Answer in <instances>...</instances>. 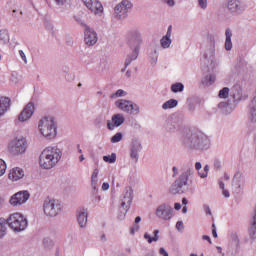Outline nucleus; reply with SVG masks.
Returning a JSON list of instances; mask_svg holds the SVG:
<instances>
[{
	"mask_svg": "<svg viewBox=\"0 0 256 256\" xmlns=\"http://www.w3.org/2000/svg\"><path fill=\"white\" fill-rule=\"evenodd\" d=\"M222 195H223L224 197H226V199L229 198V197H231V194H230V193L228 192V190H226V189L222 190Z\"/></svg>",
	"mask_w": 256,
	"mask_h": 256,
	"instance_id": "obj_60",
	"label": "nucleus"
},
{
	"mask_svg": "<svg viewBox=\"0 0 256 256\" xmlns=\"http://www.w3.org/2000/svg\"><path fill=\"white\" fill-rule=\"evenodd\" d=\"M153 234L154 237H151L147 232L144 234V239H146L149 244L153 242L157 243V241H159V230H154Z\"/></svg>",
	"mask_w": 256,
	"mask_h": 256,
	"instance_id": "obj_33",
	"label": "nucleus"
},
{
	"mask_svg": "<svg viewBox=\"0 0 256 256\" xmlns=\"http://www.w3.org/2000/svg\"><path fill=\"white\" fill-rule=\"evenodd\" d=\"M184 89H185V85H183V83H181V82H176L171 85L172 93H182V91H184Z\"/></svg>",
	"mask_w": 256,
	"mask_h": 256,
	"instance_id": "obj_34",
	"label": "nucleus"
},
{
	"mask_svg": "<svg viewBox=\"0 0 256 256\" xmlns=\"http://www.w3.org/2000/svg\"><path fill=\"white\" fill-rule=\"evenodd\" d=\"M172 177L175 178L177 177V175H179V168H177V166H173L172 167Z\"/></svg>",
	"mask_w": 256,
	"mask_h": 256,
	"instance_id": "obj_51",
	"label": "nucleus"
},
{
	"mask_svg": "<svg viewBox=\"0 0 256 256\" xmlns=\"http://www.w3.org/2000/svg\"><path fill=\"white\" fill-rule=\"evenodd\" d=\"M181 127H183V120L179 114H171L165 124V130L167 133H177V131H181Z\"/></svg>",
	"mask_w": 256,
	"mask_h": 256,
	"instance_id": "obj_13",
	"label": "nucleus"
},
{
	"mask_svg": "<svg viewBox=\"0 0 256 256\" xmlns=\"http://www.w3.org/2000/svg\"><path fill=\"white\" fill-rule=\"evenodd\" d=\"M99 177V169H94L92 176H91V183H98L99 179L97 178Z\"/></svg>",
	"mask_w": 256,
	"mask_h": 256,
	"instance_id": "obj_44",
	"label": "nucleus"
},
{
	"mask_svg": "<svg viewBox=\"0 0 256 256\" xmlns=\"http://www.w3.org/2000/svg\"><path fill=\"white\" fill-rule=\"evenodd\" d=\"M29 197H31L29 191H20L10 198L9 203L13 207H17L19 205H23V203H27V201H29Z\"/></svg>",
	"mask_w": 256,
	"mask_h": 256,
	"instance_id": "obj_17",
	"label": "nucleus"
},
{
	"mask_svg": "<svg viewBox=\"0 0 256 256\" xmlns=\"http://www.w3.org/2000/svg\"><path fill=\"white\" fill-rule=\"evenodd\" d=\"M198 5L201 9H207V0H198Z\"/></svg>",
	"mask_w": 256,
	"mask_h": 256,
	"instance_id": "obj_47",
	"label": "nucleus"
},
{
	"mask_svg": "<svg viewBox=\"0 0 256 256\" xmlns=\"http://www.w3.org/2000/svg\"><path fill=\"white\" fill-rule=\"evenodd\" d=\"M19 55L24 63L27 64V56L25 55V52H23V50H19Z\"/></svg>",
	"mask_w": 256,
	"mask_h": 256,
	"instance_id": "obj_52",
	"label": "nucleus"
},
{
	"mask_svg": "<svg viewBox=\"0 0 256 256\" xmlns=\"http://www.w3.org/2000/svg\"><path fill=\"white\" fill-rule=\"evenodd\" d=\"M195 169H193L192 163H186L180 169V175L172 183L169 188L171 195H183L185 193V187L189 185V177H193Z\"/></svg>",
	"mask_w": 256,
	"mask_h": 256,
	"instance_id": "obj_3",
	"label": "nucleus"
},
{
	"mask_svg": "<svg viewBox=\"0 0 256 256\" xmlns=\"http://www.w3.org/2000/svg\"><path fill=\"white\" fill-rule=\"evenodd\" d=\"M63 205L59 200L46 198L43 203V210L47 217H57L61 213Z\"/></svg>",
	"mask_w": 256,
	"mask_h": 256,
	"instance_id": "obj_9",
	"label": "nucleus"
},
{
	"mask_svg": "<svg viewBox=\"0 0 256 256\" xmlns=\"http://www.w3.org/2000/svg\"><path fill=\"white\" fill-rule=\"evenodd\" d=\"M133 127L134 129H141V124H139L138 122H135Z\"/></svg>",
	"mask_w": 256,
	"mask_h": 256,
	"instance_id": "obj_63",
	"label": "nucleus"
},
{
	"mask_svg": "<svg viewBox=\"0 0 256 256\" xmlns=\"http://www.w3.org/2000/svg\"><path fill=\"white\" fill-rule=\"evenodd\" d=\"M231 89H229V87H224L222 88L219 93H218V97L220 99H227L229 97V93H230Z\"/></svg>",
	"mask_w": 256,
	"mask_h": 256,
	"instance_id": "obj_36",
	"label": "nucleus"
},
{
	"mask_svg": "<svg viewBox=\"0 0 256 256\" xmlns=\"http://www.w3.org/2000/svg\"><path fill=\"white\" fill-rule=\"evenodd\" d=\"M150 63L151 65H157V60L159 59V54L157 53V50H154L151 54H150Z\"/></svg>",
	"mask_w": 256,
	"mask_h": 256,
	"instance_id": "obj_39",
	"label": "nucleus"
},
{
	"mask_svg": "<svg viewBox=\"0 0 256 256\" xmlns=\"http://www.w3.org/2000/svg\"><path fill=\"white\" fill-rule=\"evenodd\" d=\"M159 253L160 255H163V256H169V252H167V250H165V248L163 247L159 249Z\"/></svg>",
	"mask_w": 256,
	"mask_h": 256,
	"instance_id": "obj_56",
	"label": "nucleus"
},
{
	"mask_svg": "<svg viewBox=\"0 0 256 256\" xmlns=\"http://www.w3.org/2000/svg\"><path fill=\"white\" fill-rule=\"evenodd\" d=\"M8 151L12 155H23L27 151V139L15 138L8 145Z\"/></svg>",
	"mask_w": 256,
	"mask_h": 256,
	"instance_id": "obj_11",
	"label": "nucleus"
},
{
	"mask_svg": "<svg viewBox=\"0 0 256 256\" xmlns=\"http://www.w3.org/2000/svg\"><path fill=\"white\" fill-rule=\"evenodd\" d=\"M172 33H173V26L170 25L167 29L166 35L163 36L160 40V45L162 49H169L171 47V43L173 42L171 40Z\"/></svg>",
	"mask_w": 256,
	"mask_h": 256,
	"instance_id": "obj_24",
	"label": "nucleus"
},
{
	"mask_svg": "<svg viewBox=\"0 0 256 256\" xmlns=\"http://www.w3.org/2000/svg\"><path fill=\"white\" fill-rule=\"evenodd\" d=\"M0 41L2 45H7V43H9V32L7 30H0Z\"/></svg>",
	"mask_w": 256,
	"mask_h": 256,
	"instance_id": "obj_35",
	"label": "nucleus"
},
{
	"mask_svg": "<svg viewBox=\"0 0 256 256\" xmlns=\"http://www.w3.org/2000/svg\"><path fill=\"white\" fill-rule=\"evenodd\" d=\"M127 95V92L123 89H118L116 93L112 94L110 97L111 99H117V97H125Z\"/></svg>",
	"mask_w": 256,
	"mask_h": 256,
	"instance_id": "obj_42",
	"label": "nucleus"
},
{
	"mask_svg": "<svg viewBox=\"0 0 256 256\" xmlns=\"http://www.w3.org/2000/svg\"><path fill=\"white\" fill-rule=\"evenodd\" d=\"M63 157V151L57 146H49L45 148L39 156V165L42 169H53L57 166V163L61 161Z\"/></svg>",
	"mask_w": 256,
	"mask_h": 256,
	"instance_id": "obj_4",
	"label": "nucleus"
},
{
	"mask_svg": "<svg viewBox=\"0 0 256 256\" xmlns=\"http://www.w3.org/2000/svg\"><path fill=\"white\" fill-rule=\"evenodd\" d=\"M208 45L202 60V70L204 77L202 78V85L204 87H211L215 83L217 76L215 75V67H217V60L215 59V35L208 34Z\"/></svg>",
	"mask_w": 256,
	"mask_h": 256,
	"instance_id": "obj_1",
	"label": "nucleus"
},
{
	"mask_svg": "<svg viewBox=\"0 0 256 256\" xmlns=\"http://www.w3.org/2000/svg\"><path fill=\"white\" fill-rule=\"evenodd\" d=\"M109 65V62L107 61V57H103L101 60H100V63L98 65V71H105L107 69Z\"/></svg>",
	"mask_w": 256,
	"mask_h": 256,
	"instance_id": "obj_37",
	"label": "nucleus"
},
{
	"mask_svg": "<svg viewBox=\"0 0 256 256\" xmlns=\"http://www.w3.org/2000/svg\"><path fill=\"white\" fill-rule=\"evenodd\" d=\"M140 226L139 224H136L135 222L133 223V226L130 228V234L131 235H135V233H137V231H139Z\"/></svg>",
	"mask_w": 256,
	"mask_h": 256,
	"instance_id": "obj_46",
	"label": "nucleus"
},
{
	"mask_svg": "<svg viewBox=\"0 0 256 256\" xmlns=\"http://www.w3.org/2000/svg\"><path fill=\"white\" fill-rule=\"evenodd\" d=\"M134 223H136V224L139 225V223H141V216H137V217L135 218Z\"/></svg>",
	"mask_w": 256,
	"mask_h": 256,
	"instance_id": "obj_64",
	"label": "nucleus"
},
{
	"mask_svg": "<svg viewBox=\"0 0 256 256\" xmlns=\"http://www.w3.org/2000/svg\"><path fill=\"white\" fill-rule=\"evenodd\" d=\"M230 245L231 247H236V249H239V245H241V241L239 240V235L237 232L233 231L230 234Z\"/></svg>",
	"mask_w": 256,
	"mask_h": 256,
	"instance_id": "obj_30",
	"label": "nucleus"
},
{
	"mask_svg": "<svg viewBox=\"0 0 256 256\" xmlns=\"http://www.w3.org/2000/svg\"><path fill=\"white\" fill-rule=\"evenodd\" d=\"M56 5H58V7H63V5H65V3H67V0H54Z\"/></svg>",
	"mask_w": 256,
	"mask_h": 256,
	"instance_id": "obj_55",
	"label": "nucleus"
},
{
	"mask_svg": "<svg viewBox=\"0 0 256 256\" xmlns=\"http://www.w3.org/2000/svg\"><path fill=\"white\" fill-rule=\"evenodd\" d=\"M123 139V133L118 132L114 136L111 137V143H119Z\"/></svg>",
	"mask_w": 256,
	"mask_h": 256,
	"instance_id": "obj_41",
	"label": "nucleus"
},
{
	"mask_svg": "<svg viewBox=\"0 0 256 256\" xmlns=\"http://www.w3.org/2000/svg\"><path fill=\"white\" fill-rule=\"evenodd\" d=\"M176 229H177L178 231H183V229H185V226L183 225V221H178V222L176 223Z\"/></svg>",
	"mask_w": 256,
	"mask_h": 256,
	"instance_id": "obj_49",
	"label": "nucleus"
},
{
	"mask_svg": "<svg viewBox=\"0 0 256 256\" xmlns=\"http://www.w3.org/2000/svg\"><path fill=\"white\" fill-rule=\"evenodd\" d=\"M102 191H109V183L104 182L102 184Z\"/></svg>",
	"mask_w": 256,
	"mask_h": 256,
	"instance_id": "obj_57",
	"label": "nucleus"
},
{
	"mask_svg": "<svg viewBox=\"0 0 256 256\" xmlns=\"http://www.w3.org/2000/svg\"><path fill=\"white\" fill-rule=\"evenodd\" d=\"M103 161H105V163H115V161H117V154L112 153L111 155L103 156Z\"/></svg>",
	"mask_w": 256,
	"mask_h": 256,
	"instance_id": "obj_38",
	"label": "nucleus"
},
{
	"mask_svg": "<svg viewBox=\"0 0 256 256\" xmlns=\"http://www.w3.org/2000/svg\"><path fill=\"white\" fill-rule=\"evenodd\" d=\"M76 215H77V221H78L79 227H81V229H85L87 227V219L89 217V213L87 212V209L82 208L78 210Z\"/></svg>",
	"mask_w": 256,
	"mask_h": 256,
	"instance_id": "obj_23",
	"label": "nucleus"
},
{
	"mask_svg": "<svg viewBox=\"0 0 256 256\" xmlns=\"http://www.w3.org/2000/svg\"><path fill=\"white\" fill-rule=\"evenodd\" d=\"M230 97H232L234 103H237V101H241L243 97V89L241 88V85L236 84L231 88Z\"/></svg>",
	"mask_w": 256,
	"mask_h": 256,
	"instance_id": "obj_26",
	"label": "nucleus"
},
{
	"mask_svg": "<svg viewBox=\"0 0 256 256\" xmlns=\"http://www.w3.org/2000/svg\"><path fill=\"white\" fill-rule=\"evenodd\" d=\"M143 150L141 141L137 138L132 139L130 143V158L135 160V163L139 162V153Z\"/></svg>",
	"mask_w": 256,
	"mask_h": 256,
	"instance_id": "obj_19",
	"label": "nucleus"
},
{
	"mask_svg": "<svg viewBox=\"0 0 256 256\" xmlns=\"http://www.w3.org/2000/svg\"><path fill=\"white\" fill-rule=\"evenodd\" d=\"M8 226L13 229L15 233H21L27 229L29 222L23 214L16 212L11 214L8 218Z\"/></svg>",
	"mask_w": 256,
	"mask_h": 256,
	"instance_id": "obj_8",
	"label": "nucleus"
},
{
	"mask_svg": "<svg viewBox=\"0 0 256 256\" xmlns=\"http://www.w3.org/2000/svg\"><path fill=\"white\" fill-rule=\"evenodd\" d=\"M204 210H205L206 215H211V208H209L208 205H204Z\"/></svg>",
	"mask_w": 256,
	"mask_h": 256,
	"instance_id": "obj_61",
	"label": "nucleus"
},
{
	"mask_svg": "<svg viewBox=\"0 0 256 256\" xmlns=\"http://www.w3.org/2000/svg\"><path fill=\"white\" fill-rule=\"evenodd\" d=\"M84 5L94 15H103V4L99 0H82Z\"/></svg>",
	"mask_w": 256,
	"mask_h": 256,
	"instance_id": "obj_18",
	"label": "nucleus"
},
{
	"mask_svg": "<svg viewBox=\"0 0 256 256\" xmlns=\"http://www.w3.org/2000/svg\"><path fill=\"white\" fill-rule=\"evenodd\" d=\"M115 107L120 111H123V113H128L129 115H139L140 113L139 105L127 99L116 100Z\"/></svg>",
	"mask_w": 256,
	"mask_h": 256,
	"instance_id": "obj_10",
	"label": "nucleus"
},
{
	"mask_svg": "<svg viewBox=\"0 0 256 256\" xmlns=\"http://www.w3.org/2000/svg\"><path fill=\"white\" fill-rule=\"evenodd\" d=\"M24 177L25 171L20 167L12 168L8 174V178L11 179V181H19V179H23Z\"/></svg>",
	"mask_w": 256,
	"mask_h": 256,
	"instance_id": "obj_25",
	"label": "nucleus"
},
{
	"mask_svg": "<svg viewBox=\"0 0 256 256\" xmlns=\"http://www.w3.org/2000/svg\"><path fill=\"white\" fill-rule=\"evenodd\" d=\"M43 245L44 247H53V240H51L50 238H44L43 239Z\"/></svg>",
	"mask_w": 256,
	"mask_h": 256,
	"instance_id": "obj_45",
	"label": "nucleus"
},
{
	"mask_svg": "<svg viewBox=\"0 0 256 256\" xmlns=\"http://www.w3.org/2000/svg\"><path fill=\"white\" fill-rule=\"evenodd\" d=\"M6 171H7V163H5L3 159H0V177H3Z\"/></svg>",
	"mask_w": 256,
	"mask_h": 256,
	"instance_id": "obj_43",
	"label": "nucleus"
},
{
	"mask_svg": "<svg viewBox=\"0 0 256 256\" xmlns=\"http://www.w3.org/2000/svg\"><path fill=\"white\" fill-rule=\"evenodd\" d=\"M156 217L162 221H171L173 218V207L169 204H161L156 209Z\"/></svg>",
	"mask_w": 256,
	"mask_h": 256,
	"instance_id": "obj_16",
	"label": "nucleus"
},
{
	"mask_svg": "<svg viewBox=\"0 0 256 256\" xmlns=\"http://www.w3.org/2000/svg\"><path fill=\"white\" fill-rule=\"evenodd\" d=\"M123 123H125V116L121 113L114 114L112 119L107 121V129L109 131H114L117 127H121Z\"/></svg>",
	"mask_w": 256,
	"mask_h": 256,
	"instance_id": "obj_21",
	"label": "nucleus"
},
{
	"mask_svg": "<svg viewBox=\"0 0 256 256\" xmlns=\"http://www.w3.org/2000/svg\"><path fill=\"white\" fill-rule=\"evenodd\" d=\"M133 9V3L130 0H122L114 8V15L116 19H127L129 13Z\"/></svg>",
	"mask_w": 256,
	"mask_h": 256,
	"instance_id": "obj_12",
	"label": "nucleus"
},
{
	"mask_svg": "<svg viewBox=\"0 0 256 256\" xmlns=\"http://www.w3.org/2000/svg\"><path fill=\"white\" fill-rule=\"evenodd\" d=\"M80 25L84 27V42L88 47H93L98 41L97 32L87 24L81 22Z\"/></svg>",
	"mask_w": 256,
	"mask_h": 256,
	"instance_id": "obj_15",
	"label": "nucleus"
},
{
	"mask_svg": "<svg viewBox=\"0 0 256 256\" xmlns=\"http://www.w3.org/2000/svg\"><path fill=\"white\" fill-rule=\"evenodd\" d=\"M65 79L68 80L69 82L74 81V80H75V74H73V73H68V74L65 76Z\"/></svg>",
	"mask_w": 256,
	"mask_h": 256,
	"instance_id": "obj_50",
	"label": "nucleus"
},
{
	"mask_svg": "<svg viewBox=\"0 0 256 256\" xmlns=\"http://www.w3.org/2000/svg\"><path fill=\"white\" fill-rule=\"evenodd\" d=\"M174 209H175L176 211H180V209H181V203H175V204H174Z\"/></svg>",
	"mask_w": 256,
	"mask_h": 256,
	"instance_id": "obj_62",
	"label": "nucleus"
},
{
	"mask_svg": "<svg viewBox=\"0 0 256 256\" xmlns=\"http://www.w3.org/2000/svg\"><path fill=\"white\" fill-rule=\"evenodd\" d=\"M168 7H175V0H163Z\"/></svg>",
	"mask_w": 256,
	"mask_h": 256,
	"instance_id": "obj_54",
	"label": "nucleus"
},
{
	"mask_svg": "<svg viewBox=\"0 0 256 256\" xmlns=\"http://www.w3.org/2000/svg\"><path fill=\"white\" fill-rule=\"evenodd\" d=\"M11 107V99L9 97H0V117H3Z\"/></svg>",
	"mask_w": 256,
	"mask_h": 256,
	"instance_id": "obj_27",
	"label": "nucleus"
},
{
	"mask_svg": "<svg viewBox=\"0 0 256 256\" xmlns=\"http://www.w3.org/2000/svg\"><path fill=\"white\" fill-rule=\"evenodd\" d=\"M91 186L93 188V195H97V193H99V189H97V182H95V184L91 182Z\"/></svg>",
	"mask_w": 256,
	"mask_h": 256,
	"instance_id": "obj_53",
	"label": "nucleus"
},
{
	"mask_svg": "<svg viewBox=\"0 0 256 256\" xmlns=\"http://www.w3.org/2000/svg\"><path fill=\"white\" fill-rule=\"evenodd\" d=\"M218 109H220L223 115H229L233 113V108L231 107V104H229V102H220L218 104Z\"/></svg>",
	"mask_w": 256,
	"mask_h": 256,
	"instance_id": "obj_29",
	"label": "nucleus"
},
{
	"mask_svg": "<svg viewBox=\"0 0 256 256\" xmlns=\"http://www.w3.org/2000/svg\"><path fill=\"white\" fill-rule=\"evenodd\" d=\"M182 143L188 149H196L198 151H207V149L211 147V140H209V137L199 130H189L183 136Z\"/></svg>",
	"mask_w": 256,
	"mask_h": 256,
	"instance_id": "obj_2",
	"label": "nucleus"
},
{
	"mask_svg": "<svg viewBox=\"0 0 256 256\" xmlns=\"http://www.w3.org/2000/svg\"><path fill=\"white\" fill-rule=\"evenodd\" d=\"M177 105H179V101H177L176 99H170L162 105V109L164 111H167V109H175Z\"/></svg>",
	"mask_w": 256,
	"mask_h": 256,
	"instance_id": "obj_32",
	"label": "nucleus"
},
{
	"mask_svg": "<svg viewBox=\"0 0 256 256\" xmlns=\"http://www.w3.org/2000/svg\"><path fill=\"white\" fill-rule=\"evenodd\" d=\"M133 203V188L127 186L124 189L123 197L120 200V207L118 212V219L123 221L127 215V211L131 209V204Z\"/></svg>",
	"mask_w": 256,
	"mask_h": 256,
	"instance_id": "obj_7",
	"label": "nucleus"
},
{
	"mask_svg": "<svg viewBox=\"0 0 256 256\" xmlns=\"http://www.w3.org/2000/svg\"><path fill=\"white\" fill-rule=\"evenodd\" d=\"M203 167V165L201 164V162H196L195 163V169L196 171H201V168Z\"/></svg>",
	"mask_w": 256,
	"mask_h": 256,
	"instance_id": "obj_59",
	"label": "nucleus"
},
{
	"mask_svg": "<svg viewBox=\"0 0 256 256\" xmlns=\"http://www.w3.org/2000/svg\"><path fill=\"white\" fill-rule=\"evenodd\" d=\"M7 225H9V221L5 218H0V239L7 234Z\"/></svg>",
	"mask_w": 256,
	"mask_h": 256,
	"instance_id": "obj_31",
	"label": "nucleus"
},
{
	"mask_svg": "<svg viewBox=\"0 0 256 256\" xmlns=\"http://www.w3.org/2000/svg\"><path fill=\"white\" fill-rule=\"evenodd\" d=\"M142 44L143 36L141 35V32L137 29L131 30L128 33V45L132 53L126 56V67H129L133 61H137Z\"/></svg>",
	"mask_w": 256,
	"mask_h": 256,
	"instance_id": "obj_5",
	"label": "nucleus"
},
{
	"mask_svg": "<svg viewBox=\"0 0 256 256\" xmlns=\"http://www.w3.org/2000/svg\"><path fill=\"white\" fill-rule=\"evenodd\" d=\"M202 239L204 241H208V243L211 245L213 242L211 241V237H209L208 235H203Z\"/></svg>",
	"mask_w": 256,
	"mask_h": 256,
	"instance_id": "obj_58",
	"label": "nucleus"
},
{
	"mask_svg": "<svg viewBox=\"0 0 256 256\" xmlns=\"http://www.w3.org/2000/svg\"><path fill=\"white\" fill-rule=\"evenodd\" d=\"M232 181L238 193H243V187H245V176H243L241 172H236Z\"/></svg>",
	"mask_w": 256,
	"mask_h": 256,
	"instance_id": "obj_22",
	"label": "nucleus"
},
{
	"mask_svg": "<svg viewBox=\"0 0 256 256\" xmlns=\"http://www.w3.org/2000/svg\"><path fill=\"white\" fill-rule=\"evenodd\" d=\"M198 175L201 179H207L208 175H209V165H205L203 172L198 171Z\"/></svg>",
	"mask_w": 256,
	"mask_h": 256,
	"instance_id": "obj_40",
	"label": "nucleus"
},
{
	"mask_svg": "<svg viewBox=\"0 0 256 256\" xmlns=\"http://www.w3.org/2000/svg\"><path fill=\"white\" fill-rule=\"evenodd\" d=\"M226 7L234 17L243 15L247 10V4L241 0H229Z\"/></svg>",
	"mask_w": 256,
	"mask_h": 256,
	"instance_id": "obj_14",
	"label": "nucleus"
},
{
	"mask_svg": "<svg viewBox=\"0 0 256 256\" xmlns=\"http://www.w3.org/2000/svg\"><path fill=\"white\" fill-rule=\"evenodd\" d=\"M34 113H35V104L33 102H29L20 112L18 116V121H21V123H25V121H29L30 117H33Z\"/></svg>",
	"mask_w": 256,
	"mask_h": 256,
	"instance_id": "obj_20",
	"label": "nucleus"
},
{
	"mask_svg": "<svg viewBox=\"0 0 256 256\" xmlns=\"http://www.w3.org/2000/svg\"><path fill=\"white\" fill-rule=\"evenodd\" d=\"M214 169L216 171H221V161H219V160L214 161Z\"/></svg>",
	"mask_w": 256,
	"mask_h": 256,
	"instance_id": "obj_48",
	"label": "nucleus"
},
{
	"mask_svg": "<svg viewBox=\"0 0 256 256\" xmlns=\"http://www.w3.org/2000/svg\"><path fill=\"white\" fill-rule=\"evenodd\" d=\"M38 129L46 139H55L57 137V123L53 116H46L39 121Z\"/></svg>",
	"mask_w": 256,
	"mask_h": 256,
	"instance_id": "obj_6",
	"label": "nucleus"
},
{
	"mask_svg": "<svg viewBox=\"0 0 256 256\" xmlns=\"http://www.w3.org/2000/svg\"><path fill=\"white\" fill-rule=\"evenodd\" d=\"M225 49L226 51H231L233 49V42L231 41V37H233V31L231 28H227L225 30Z\"/></svg>",
	"mask_w": 256,
	"mask_h": 256,
	"instance_id": "obj_28",
	"label": "nucleus"
}]
</instances>
